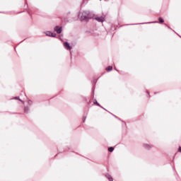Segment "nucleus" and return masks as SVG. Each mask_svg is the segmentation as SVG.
Listing matches in <instances>:
<instances>
[{
    "instance_id": "nucleus-9",
    "label": "nucleus",
    "mask_w": 181,
    "mask_h": 181,
    "mask_svg": "<svg viewBox=\"0 0 181 181\" xmlns=\"http://www.w3.org/2000/svg\"><path fill=\"white\" fill-rule=\"evenodd\" d=\"M107 71H112V66H110L107 68H106Z\"/></svg>"
},
{
    "instance_id": "nucleus-16",
    "label": "nucleus",
    "mask_w": 181,
    "mask_h": 181,
    "mask_svg": "<svg viewBox=\"0 0 181 181\" xmlns=\"http://www.w3.org/2000/svg\"><path fill=\"white\" fill-rule=\"evenodd\" d=\"M15 99H16V100H19V98L16 97Z\"/></svg>"
},
{
    "instance_id": "nucleus-11",
    "label": "nucleus",
    "mask_w": 181,
    "mask_h": 181,
    "mask_svg": "<svg viewBox=\"0 0 181 181\" xmlns=\"http://www.w3.org/2000/svg\"><path fill=\"white\" fill-rule=\"evenodd\" d=\"M94 104L95 105H98V107H100V103H98L96 100H94Z\"/></svg>"
},
{
    "instance_id": "nucleus-1",
    "label": "nucleus",
    "mask_w": 181,
    "mask_h": 181,
    "mask_svg": "<svg viewBox=\"0 0 181 181\" xmlns=\"http://www.w3.org/2000/svg\"><path fill=\"white\" fill-rule=\"evenodd\" d=\"M88 15H90V11H81L78 13V18L81 21H88Z\"/></svg>"
},
{
    "instance_id": "nucleus-7",
    "label": "nucleus",
    "mask_w": 181,
    "mask_h": 181,
    "mask_svg": "<svg viewBox=\"0 0 181 181\" xmlns=\"http://www.w3.org/2000/svg\"><path fill=\"white\" fill-rule=\"evenodd\" d=\"M105 177H107V179H108L110 181H114V179L112 177H111V175H110V174H105Z\"/></svg>"
},
{
    "instance_id": "nucleus-18",
    "label": "nucleus",
    "mask_w": 181,
    "mask_h": 181,
    "mask_svg": "<svg viewBox=\"0 0 181 181\" xmlns=\"http://www.w3.org/2000/svg\"><path fill=\"white\" fill-rule=\"evenodd\" d=\"M21 103H23V104H25V102H23V100H21Z\"/></svg>"
},
{
    "instance_id": "nucleus-2",
    "label": "nucleus",
    "mask_w": 181,
    "mask_h": 181,
    "mask_svg": "<svg viewBox=\"0 0 181 181\" xmlns=\"http://www.w3.org/2000/svg\"><path fill=\"white\" fill-rule=\"evenodd\" d=\"M54 32L57 33L59 35L63 31V28L62 27H59V25H57L54 28Z\"/></svg>"
},
{
    "instance_id": "nucleus-10",
    "label": "nucleus",
    "mask_w": 181,
    "mask_h": 181,
    "mask_svg": "<svg viewBox=\"0 0 181 181\" xmlns=\"http://www.w3.org/2000/svg\"><path fill=\"white\" fill-rule=\"evenodd\" d=\"M158 21H159L160 23H163L165 22V21H163V18H162L160 17L158 18Z\"/></svg>"
},
{
    "instance_id": "nucleus-15",
    "label": "nucleus",
    "mask_w": 181,
    "mask_h": 181,
    "mask_svg": "<svg viewBox=\"0 0 181 181\" xmlns=\"http://www.w3.org/2000/svg\"><path fill=\"white\" fill-rule=\"evenodd\" d=\"M178 151L179 152H181V147H179Z\"/></svg>"
},
{
    "instance_id": "nucleus-4",
    "label": "nucleus",
    "mask_w": 181,
    "mask_h": 181,
    "mask_svg": "<svg viewBox=\"0 0 181 181\" xmlns=\"http://www.w3.org/2000/svg\"><path fill=\"white\" fill-rule=\"evenodd\" d=\"M64 47H65V49L66 50H71V49H73V47L71 46H70V44L67 42H65L64 43Z\"/></svg>"
},
{
    "instance_id": "nucleus-14",
    "label": "nucleus",
    "mask_w": 181,
    "mask_h": 181,
    "mask_svg": "<svg viewBox=\"0 0 181 181\" xmlns=\"http://www.w3.org/2000/svg\"><path fill=\"white\" fill-rule=\"evenodd\" d=\"M148 23H158V22H150Z\"/></svg>"
},
{
    "instance_id": "nucleus-12",
    "label": "nucleus",
    "mask_w": 181,
    "mask_h": 181,
    "mask_svg": "<svg viewBox=\"0 0 181 181\" xmlns=\"http://www.w3.org/2000/svg\"><path fill=\"white\" fill-rule=\"evenodd\" d=\"M108 151H109V152H113V151H114L113 147H110V148H108Z\"/></svg>"
},
{
    "instance_id": "nucleus-6",
    "label": "nucleus",
    "mask_w": 181,
    "mask_h": 181,
    "mask_svg": "<svg viewBox=\"0 0 181 181\" xmlns=\"http://www.w3.org/2000/svg\"><path fill=\"white\" fill-rule=\"evenodd\" d=\"M144 148L145 149H151V148H152V146L148 144H144Z\"/></svg>"
},
{
    "instance_id": "nucleus-13",
    "label": "nucleus",
    "mask_w": 181,
    "mask_h": 181,
    "mask_svg": "<svg viewBox=\"0 0 181 181\" xmlns=\"http://www.w3.org/2000/svg\"><path fill=\"white\" fill-rule=\"evenodd\" d=\"M28 105H32V104H33L32 100H29L28 101Z\"/></svg>"
},
{
    "instance_id": "nucleus-3",
    "label": "nucleus",
    "mask_w": 181,
    "mask_h": 181,
    "mask_svg": "<svg viewBox=\"0 0 181 181\" xmlns=\"http://www.w3.org/2000/svg\"><path fill=\"white\" fill-rule=\"evenodd\" d=\"M45 33L46 36H49V37H56V33H53L50 31H47Z\"/></svg>"
},
{
    "instance_id": "nucleus-5",
    "label": "nucleus",
    "mask_w": 181,
    "mask_h": 181,
    "mask_svg": "<svg viewBox=\"0 0 181 181\" xmlns=\"http://www.w3.org/2000/svg\"><path fill=\"white\" fill-rule=\"evenodd\" d=\"M95 21H97L98 22H104V21H105V18H104V17L100 16V17H95Z\"/></svg>"
},
{
    "instance_id": "nucleus-19",
    "label": "nucleus",
    "mask_w": 181,
    "mask_h": 181,
    "mask_svg": "<svg viewBox=\"0 0 181 181\" xmlns=\"http://www.w3.org/2000/svg\"><path fill=\"white\" fill-rule=\"evenodd\" d=\"M115 70L117 71V68H115Z\"/></svg>"
},
{
    "instance_id": "nucleus-8",
    "label": "nucleus",
    "mask_w": 181,
    "mask_h": 181,
    "mask_svg": "<svg viewBox=\"0 0 181 181\" xmlns=\"http://www.w3.org/2000/svg\"><path fill=\"white\" fill-rule=\"evenodd\" d=\"M24 112H25V114H28V112H29V108L28 107H24Z\"/></svg>"
},
{
    "instance_id": "nucleus-17",
    "label": "nucleus",
    "mask_w": 181,
    "mask_h": 181,
    "mask_svg": "<svg viewBox=\"0 0 181 181\" xmlns=\"http://www.w3.org/2000/svg\"><path fill=\"white\" fill-rule=\"evenodd\" d=\"M83 122H86V117L83 119Z\"/></svg>"
}]
</instances>
